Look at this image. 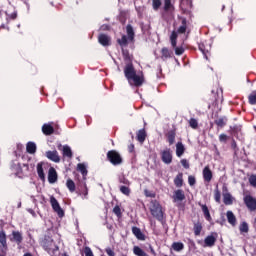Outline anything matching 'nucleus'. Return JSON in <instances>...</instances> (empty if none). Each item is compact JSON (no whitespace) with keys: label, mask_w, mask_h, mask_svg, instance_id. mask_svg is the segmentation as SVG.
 <instances>
[{"label":"nucleus","mask_w":256,"mask_h":256,"mask_svg":"<svg viewBox=\"0 0 256 256\" xmlns=\"http://www.w3.org/2000/svg\"><path fill=\"white\" fill-rule=\"evenodd\" d=\"M42 247L47 251V253H55L56 251L59 250V247L55 245V241H53V238L51 237H45L44 240L42 241Z\"/></svg>","instance_id":"7ed1b4c3"},{"label":"nucleus","mask_w":256,"mask_h":256,"mask_svg":"<svg viewBox=\"0 0 256 256\" xmlns=\"http://www.w3.org/2000/svg\"><path fill=\"white\" fill-rule=\"evenodd\" d=\"M215 125L223 129L227 125V117H220L214 121Z\"/></svg>","instance_id":"c85d7f7f"},{"label":"nucleus","mask_w":256,"mask_h":256,"mask_svg":"<svg viewBox=\"0 0 256 256\" xmlns=\"http://www.w3.org/2000/svg\"><path fill=\"white\" fill-rule=\"evenodd\" d=\"M150 212L157 221H163V207H161V204L157 200L151 201Z\"/></svg>","instance_id":"f03ea898"},{"label":"nucleus","mask_w":256,"mask_h":256,"mask_svg":"<svg viewBox=\"0 0 256 256\" xmlns=\"http://www.w3.org/2000/svg\"><path fill=\"white\" fill-rule=\"evenodd\" d=\"M161 5H162L161 0H152V7L154 11H159V9L161 8Z\"/></svg>","instance_id":"37998d69"},{"label":"nucleus","mask_w":256,"mask_h":256,"mask_svg":"<svg viewBox=\"0 0 256 256\" xmlns=\"http://www.w3.org/2000/svg\"><path fill=\"white\" fill-rule=\"evenodd\" d=\"M128 149H129V152H130V153H133V151H134V149H135V145L131 144V145L128 147Z\"/></svg>","instance_id":"e2e57ef3"},{"label":"nucleus","mask_w":256,"mask_h":256,"mask_svg":"<svg viewBox=\"0 0 256 256\" xmlns=\"http://www.w3.org/2000/svg\"><path fill=\"white\" fill-rule=\"evenodd\" d=\"M249 103L251 105H256V92H252L250 95H249Z\"/></svg>","instance_id":"49530a36"},{"label":"nucleus","mask_w":256,"mask_h":256,"mask_svg":"<svg viewBox=\"0 0 256 256\" xmlns=\"http://www.w3.org/2000/svg\"><path fill=\"white\" fill-rule=\"evenodd\" d=\"M0 243L4 249H7V235H5V232H0Z\"/></svg>","instance_id":"e433bc0d"},{"label":"nucleus","mask_w":256,"mask_h":256,"mask_svg":"<svg viewBox=\"0 0 256 256\" xmlns=\"http://www.w3.org/2000/svg\"><path fill=\"white\" fill-rule=\"evenodd\" d=\"M46 157L50 159V161H54V163H59V161H61L59 152H57V150L46 152Z\"/></svg>","instance_id":"9d476101"},{"label":"nucleus","mask_w":256,"mask_h":256,"mask_svg":"<svg viewBox=\"0 0 256 256\" xmlns=\"http://www.w3.org/2000/svg\"><path fill=\"white\" fill-rule=\"evenodd\" d=\"M50 203L52 205V209L57 213L58 216L63 217L65 215V212L55 197L51 196Z\"/></svg>","instance_id":"39448f33"},{"label":"nucleus","mask_w":256,"mask_h":256,"mask_svg":"<svg viewBox=\"0 0 256 256\" xmlns=\"http://www.w3.org/2000/svg\"><path fill=\"white\" fill-rule=\"evenodd\" d=\"M42 132L44 135H53L55 133V128L51 124H44L42 126Z\"/></svg>","instance_id":"f3484780"},{"label":"nucleus","mask_w":256,"mask_h":256,"mask_svg":"<svg viewBox=\"0 0 256 256\" xmlns=\"http://www.w3.org/2000/svg\"><path fill=\"white\" fill-rule=\"evenodd\" d=\"M118 45H120V47L122 49H125V47H127V45H129V38L127 37V35H123L121 37V39L117 40Z\"/></svg>","instance_id":"412c9836"},{"label":"nucleus","mask_w":256,"mask_h":256,"mask_svg":"<svg viewBox=\"0 0 256 256\" xmlns=\"http://www.w3.org/2000/svg\"><path fill=\"white\" fill-rule=\"evenodd\" d=\"M202 212L204 214V217L206 219V221H211V213L209 212V208L207 207V205L205 204H199Z\"/></svg>","instance_id":"4be33fe9"},{"label":"nucleus","mask_w":256,"mask_h":256,"mask_svg":"<svg viewBox=\"0 0 256 256\" xmlns=\"http://www.w3.org/2000/svg\"><path fill=\"white\" fill-rule=\"evenodd\" d=\"M161 53L162 57H164L165 59H169V57H171V51H169L168 48H162Z\"/></svg>","instance_id":"a18cd8bd"},{"label":"nucleus","mask_w":256,"mask_h":256,"mask_svg":"<svg viewBox=\"0 0 256 256\" xmlns=\"http://www.w3.org/2000/svg\"><path fill=\"white\" fill-rule=\"evenodd\" d=\"M113 213L118 217V219H121V217H123V212H121V207H119V205H116L113 208Z\"/></svg>","instance_id":"79ce46f5"},{"label":"nucleus","mask_w":256,"mask_h":256,"mask_svg":"<svg viewBox=\"0 0 256 256\" xmlns=\"http://www.w3.org/2000/svg\"><path fill=\"white\" fill-rule=\"evenodd\" d=\"M205 247H213L217 243V233H212L204 240Z\"/></svg>","instance_id":"1a4fd4ad"},{"label":"nucleus","mask_w":256,"mask_h":256,"mask_svg":"<svg viewBox=\"0 0 256 256\" xmlns=\"http://www.w3.org/2000/svg\"><path fill=\"white\" fill-rule=\"evenodd\" d=\"M224 205H233V196L230 193L223 194Z\"/></svg>","instance_id":"c756f323"},{"label":"nucleus","mask_w":256,"mask_h":256,"mask_svg":"<svg viewBox=\"0 0 256 256\" xmlns=\"http://www.w3.org/2000/svg\"><path fill=\"white\" fill-rule=\"evenodd\" d=\"M226 217H227L228 223H230V225H232L233 227H235V225H237V218L235 217V214H233L232 211H227Z\"/></svg>","instance_id":"6ab92c4d"},{"label":"nucleus","mask_w":256,"mask_h":256,"mask_svg":"<svg viewBox=\"0 0 256 256\" xmlns=\"http://www.w3.org/2000/svg\"><path fill=\"white\" fill-rule=\"evenodd\" d=\"M240 231L241 233H247L249 231V225H247V222H243L240 225Z\"/></svg>","instance_id":"de8ad7c7"},{"label":"nucleus","mask_w":256,"mask_h":256,"mask_svg":"<svg viewBox=\"0 0 256 256\" xmlns=\"http://www.w3.org/2000/svg\"><path fill=\"white\" fill-rule=\"evenodd\" d=\"M107 159L112 165H121L123 163V157L116 150H110L107 152Z\"/></svg>","instance_id":"20e7f679"},{"label":"nucleus","mask_w":256,"mask_h":256,"mask_svg":"<svg viewBox=\"0 0 256 256\" xmlns=\"http://www.w3.org/2000/svg\"><path fill=\"white\" fill-rule=\"evenodd\" d=\"M161 159L166 165H171L173 162V154L170 149L164 150L161 154Z\"/></svg>","instance_id":"0eeeda50"},{"label":"nucleus","mask_w":256,"mask_h":256,"mask_svg":"<svg viewBox=\"0 0 256 256\" xmlns=\"http://www.w3.org/2000/svg\"><path fill=\"white\" fill-rule=\"evenodd\" d=\"M27 153L33 155L37 151V145L34 142H28L26 146Z\"/></svg>","instance_id":"a878e982"},{"label":"nucleus","mask_w":256,"mask_h":256,"mask_svg":"<svg viewBox=\"0 0 256 256\" xmlns=\"http://www.w3.org/2000/svg\"><path fill=\"white\" fill-rule=\"evenodd\" d=\"M46 166L47 165L43 162L37 164V174L41 181H45V172L43 171V169H45Z\"/></svg>","instance_id":"f8f14e48"},{"label":"nucleus","mask_w":256,"mask_h":256,"mask_svg":"<svg viewBox=\"0 0 256 256\" xmlns=\"http://www.w3.org/2000/svg\"><path fill=\"white\" fill-rule=\"evenodd\" d=\"M84 255H85V256H95V255H93V251L91 250V248L88 247V246H86V247L84 248Z\"/></svg>","instance_id":"3c124183"},{"label":"nucleus","mask_w":256,"mask_h":256,"mask_svg":"<svg viewBox=\"0 0 256 256\" xmlns=\"http://www.w3.org/2000/svg\"><path fill=\"white\" fill-rule=\"evenodd\" d=\"M199 49L201 50V52L203 53L205 59H209V57L207 56V53H209L208 51H205V45L200 44L199 45Z\"/></svg>","instance_id":"6e6d98bb"},{"label":"nucleus","mask_w":256,"mask_h":256,"mask_svg":"<svg viewBox=\"0 0 256 256\" xmlns=\"http://www.w3.org/2000/svg\"><path fill=\"white\" fill-rule=\"evenodd\" d=\"M66 187L69 189L70 193H75V182L71 179H68L66 182Z\"/></svg>","instance_id":"72a5a7b5"},{"label":"nucleus","mask_w":256,"mask_h":256,"mask_svg":"<svg viewBox=\"0 0 256 256\" xmlns=\"http://www.w3.org/2000/svg\"><path fill=\"white\" fill-rule=\"evenodd\" d=\"M214 198L216 203H221V192L219 190H215Z\"/></svg>","instance_id":"09e8293b"},{"label":"nucleus","mask_w":256,"mask_h":256,"mask_svg":"<svg viewBox=\"0 0 256 256\" xmlns=\"http://www.w3.org/2000/svg\"><path fill=\"white\" fill-rule=\"evenodd\" d=\"M172 249H174V251H183V249H185V245L181 242H174L172 244Z\"/></svg>","instance_id":"58836bf2"},{"label":"nucleus","mask_w":256,"mask_h":256,"mask_svg":"<svg viewBox=\"0 0 256 256\" xmlns=\"http://www.w3.org/2000/svg\"><path fill=\"white\" fill-rule=\"evenodd\" d=\"M48 181H49V183H56L57 182V170H55V168H53V167L49 168Z\"/></svg>","instance_id":"ddd939ff"},{"label":"nucleus","mask_w":256,"mask_h":256,"mask_svg":"<svg viewBox=\"0 0 256 256\" xmlns=\"http://www.w3.org/2000/svg\"><path fill=\"white\" fill-rule=\"evenodd\" d=\"M132 233L139 241H145V234L141 231V228L136 226L132 227Z\"/></svg>","instance_id":"4468645a"},{"label":"nucleus","mask_w":256,"mask_h":256,"mask_svg":"<svg viewBox=\"0 0 256 256\" xmlns=\"http://www.w3.org/2000/svg\"><path fill=\"white\" fill-rule=\"evenodd\" d=\"M174 201H185V192L183 190H176L174 192Z\"/></svg>","instance_id":"aec40b11"},{"label":"nucleus","mask_w":256,"mask_h":256,"mask_svg":"<svg viewBox=\"0 0 256 256\" xmlns=\"http://www.w3.org/2000/svg\"><path fill=\"white\" fill-rule=\"evenodd\" d=\"M62 153L64 157H68V159L73 158V151L71 150V147L65 145L63 146Z\"/></svg>","instance_id":"393cba45"},{"label":"nucleus","mask_w":256,"mask_h":256,"mask_svg":"<svg viewBox=\"0 0 256 256\" xmlns=\"http://www.w3.org/2000/svg\"><path fill=\"white\" fill-rule=\"evenodd\" d=\"M0 256H7V253H5V251H2V254H0Z\"/></svg>","instance_id":"338daca9"},{"label":"nucleus","mask_w":256,"mask_h":256,"mask_svg":"<svg viewBox=\"0 0 256 256\" xmlns=\"http://www.w3.org/2000/svg\"><path fill=\"white\" fill-rule=\"evenodd\" d=\"M23 256H33V254L27 252V253H25Z\"/></svg>","instance_id":"69168bd1"},{"label":"nucleus","mask_w":256,"mask_h":256,"mask_svg":"<svg viewBox=\"0 0 256 256\" xmlns=\"http://www.w3.org/2000/svg\"><path fill=\"white\" fill-rule=\"evenodd\" d=\"M23 167H26V169H29V165L28 164H23Z\"/></svg>","instance_id":"774afa93"},{"label":"nucleus","mask_w":256,"mask_h":256,"mask_svg":"<svg viewBox=\"0 0 256 256\" xmlns=\"http://www.w3.org/2000/svg\"><path fill=\"white\" fill-rule=\"evenodd\" d=\"M144 195H145L146 197L155 198V194H154V192L151 191V190H144Z\"/></svg>","instance_id":"13d9d810"},{"label":"nucleus","mask_w":256,"mask_h":256,"mask_svg":"<svg viewBox=\"0 0 256 256\" xmlns=\"http://www.w3.org/2000/svg\"><path fill=\"white\" fill-rule=\"evenodd\" d=\"M77 167L78 171H80V173L83 175V178L85 179V177H87V167L82 163H79Z\"/></svg>","instance_id":"ea45409f"},{"label":"nucleus","mask_w":256,"mask_h":256,"mask_svg":"<svg viewBox=\"0 0 256 256\" xmlns=\"http://www.w3.org/2000/svg\"><path fill=\"white\" fill-rule=\"evenodd\" d=\"M172 0H164V11L165 13H173L175 11V6H173Z\"/></svg>","instance_id":"a211bd4d"},{"label":"nucleus","mask_w":256,"mask_h":256,"mask_svg":"<svg viewBox=\"0 0 256 256\" xmlns=\"http://www.w3.org/2000/svg\"><path fill=\"white\" fill-rule=\"evenodd\" d=\"M124 75L128 80V83L130 85H134V87H141V85H143V82L145 81L143 74H137V71H135V67H133L132 62L126 64L124 68Z\"/></svg>","instance_id":"f257e3e1"},{"label":"nucleus","mask_w":256,"mask_h":256,"mask_svg":"<svg viewBox=\"0 0 256 256\" xmlns=\"http://www.w3.org/2000/svg\"><path fill=\"white\" fill-rule=\"evenodd\" d=\"M177 37H178L177 32L173 31L170 36V41H171L172 47H177Z\"/></svg>","instance_id":"a19ab883"},{"label":"nucleus","mask_w":256,"mask_h":256,"mask_svg":"<svg viewBox=\"0 0 256 256\" xmlns=\"http://www.w3.org/2000/svg\"><path fill=\"white\" fill-rule=\"evenodd\" d=\"M189 125L192 129H197L199 127V122H197V119L191 118L189 120Z\"/></svg>","instance_id":"c03bdc74"},{"label":"nucleus","mask_w":256,"mask_h":256,"mask_svg":"<svg viewBox=\"0 0 256 256\" xmlns=\"http://www.w3.org/2000/svg\"><path fill=\"white\" fill-rule=\"evenodd\" d=\"M98 41L100 45L104 47H109L111 45V38L107 36V34H100L98 36Z\"/></svg>","instance_id":"9b49d317"},{"label":"nucleus","mask_w":256,"mask_h":256,"mask_svg":"<svg viewBox=\"0 0 256 256\" xmlns=\"http://www.w3.org/2000/svg\"><path fill=\"white\" fill-rule=\"evenodd\" d=\"M202 175L205 183H211L213 179V171H211V168L209 167V165L204 167L202 171Z\"/></svg>","instance_id":"6e6552de"},{"label":"nucleus","mask_w":256,"mask_h":256,"mask_svg":"<svg viewBox=\"0 0 256 256\" xmlns=\"http://www.w3.org/2000/svg\"><path fill=\"white\" fill-rule=\"evenodd\" d=\"M166 137L169 145H173V143H175V137H176L175 130H169L166 134Z\"/></svg>","instance_id":"5701e85b"},{"label":"nucleus","mask_w":256,"mask_h":256,"mask_svg":"<svg viewBox=\"0 0 256 256\" xmlns=\"http://www.w3.org/2000/svg\"><path fill=\"white\" fill-rule=\"evenodd\" d=\"M120 186H131V182L125 176H120L118 178Z\"/></svg>","instance_id":"4c0bfd02"},{"label":"nucleus","mask_w":256,"mask_h":256,"mask_svg":"<svg viewBox=\"0 0 256 256\" xmlns=\"http://www.w3.org/2000/svg\"><path fill=\"white\" fill-rule=\"evenodd\" d=\"M229 139V136H227L226 134H221L219 136V141L220 143H227V140Z\"/></svg>","instance_id":"5fc2aeb1"},{"label":"nucleus","mask_w":256,"mask_h":256,"mask_svg":"<svg viewBox=\"0 0 256 256\" xmlns=\"http://www.w3.org/2000/svg\"><path fill=\"white\" fill-rule=\"evenodd\" d=\"M187 31V19L182 18V25L178 28L177 33L183 34Z\"/></svg>","instance_id":"f704fd0d"},{"label":"nucleus","mask_w":256,"mask_h":256,"mask_svg":"<svg viewBox=\"0 0 256 256\" xmlns=\"http://www.w3.org/2000/svg\"><path fill=\"white\" fill-rule=\"evenodd\" d=\"M232 149H235L236 147H237V142H235V140H233V142H232Z\"/></svg>","instance_id":"0e129e2a"},{"label":"nucleus","mask_w":256,"mask_h":256,"mask_svg":"<svg viewBox=\"0 0 256 256\" xmlns=\"http://www.w3.org/2000/svg\"><path fill=\"white\" fill-rule=\"evenodd\" d=\"M83 195L85 199H87V196L89 195V190L87 189V184L84 183V192Z\"/></svg>","instance_id":"052dcab7"},{"label":"nucleus","mask_w":256,"mask_h":256,"mask_svg":"<svg viewBox=\"0 0 256 256\" xmlns=\"http://www.w3.org/2000/svg\"><path fill=\"white\" fill-rule=\"evenodd\" d=\"M106 253L108 256H115V252L111 248H107Z\"/></svg>","instance_id":"680f3d73"},{"label":"nucleus","mask_w":256,"mask_h":256,"mask_svg":"<svg viewBox=\"0 0 256 256\" xmlns=\"http://www.w3.org/2000/svg\"><path fill=\"white\" fill-rule=\"evenodd\" d=\"M201 231H203V225L201 224V222L194 223V234L196 235V237H198V235H201Z\"/></svg>","instance_id":"7c9ffc66"},{"label":"nucleus","mask_w":256,"mask_h":256,"mask_svg":"<svg viewBox=\"0 0 256 256\" xmlns=\"http://www.w3.org/2000/svg\"><path fill=\"white\" fill-rule=\"evenodd\" d=\"M131 186H119L120 192L123 195H126V197H129L131 195Z\"/></svg>","instance_id":"473e14b6"},{"label":"nucleus","mask_w":256,"mask_h":256,"mask_svg":"<svg viewBox=\"0 0 256 256\" xmlns=\"http://www.w3.org/2000/svg\"><path fill=\"white\" fill-rule=\"evenodd\" d=\"M249 183H250V185H252V187H256V176L255 175L250 176Z\"/></svg>","instance_id":"4d7b16f0"},{"label":"nucleus","mask_w":256,"mask_h":256,"mask_svg":"<svg viewBox=\"0 0 256 256\" xmlns=\"http://www.w3.org/2000/svg\"><path fill=\"white\" fill-rule=\"evenodd\" d=\"M141 29L143 33H149L151 26L149 24H141Z\"/></svg>","instance_id":"603ef678"},{"label":"nucleus","mask_w":256,"mask_h":256,"mask_svg":"<svg viewBox=\"0 0 256 256\" xmlns=\"http://www.w3.org/2000/svg\"><path fill=\"white\" fill-rule=\"evenodd\" d=\"M174 185L176 187H183V173L177 174V176L174 178Z\"/></svg>","instance_id":"cd10ccee"},{"label":"nucleus","mask_w":256,"mask_h":256,"mask_svg":"<svg viewBox=\"0 0 256 256\" xmlns=\"http://www.w3.org/2000/svg\"><path fill=\"white\" fill-rule=\"evenodd\" d=\"M181 165L184 167V169H189V167H190L189 161H187V159H182Z\"/></svg>","instance_id":"bf43d9fd"},{"label":"nucleus","mask_w":256,"mask_h":256,"mask_svg":"<svg viewBox=\"0 0 256 256\" xmlns=\"http://www.w3.org/2000/svg\"><path fill=\"white\" fill-rule=\"evenodd\" d=\"M188 183L190 187H193V185H195V183H197V180L195 179V176H189L188 177Z\"/></svg>","instance_id":"864d4df0"},{"label":"nucleus","mask_w":256,"mask_h":256,"mask_svg":"<svg viewBox=\"0 0 256 256\" xmlns=\"http://www.w3.org/2000/svg\"><path fill=\"white\" fill-rule=\"evenodd\" d=\"M12 241H15L17 245H21L23 243V235L19 231L12 232Z\"/></svg>","instance_id":"dca6fc26"},{"label":"nucleus","mask_w":256,"mask_h":256,"mask_svg":"<svg viewBox=\"0 0 256 256\" xmlns=\"http://www.w3.org/2000/svg\"><path fill=\"white\" fill-rule=\"evenodd\" d=\"M122 55H123V58L126 62V65H127V63H132L131 62V55L129 54V50H125V48H122Z\"/></svg>","instance_id":"c9c22d12"},{"label":"nucleus","mask_w":256,"mask_h":256,"mask_svg":"<svg viewBox=\"0 0 256 256\" xmlns=\"http://www.w3.org/2000/svg\"><path fill=\"white\" fill-rule=\"evenodd\" d=\"M147 138V132H145V129H141L137 133V141L139 143H145V139Z\"/></svg>","instance_id":"b1692460"},{"label":"nucleus","mask_w":256,"mask_h":256,"mask_svg":"<svg viewBox=\"0 0 256 256\" xmlns=\"http://www.w3.org/2000/svg\"><path fill=\"white\" fill-rule=\"evenodd\" d=\"M133 253L136 256H147V253L141 249L139 246H134Z\"/></svg>","instance_id":"2f4dec72"},{"label":"nucleus","mask_w":256,"mask_h":256,"mask_svg":"<svg viewBox=\"0 0 256 256\" xmlns=\"http://www.w3.org/2000/svg\"><path fill=\"white\" fill-rule=\"evenodd\" d=\"M183 153H185V146L183 145V143L178 142L176 144V155H177V157H181L183 155Z\"/></svg>","instance_id":"bb28decb"},{"label":"nucleus","mask_w":256,"mask_h":256,"mask_svg":"<svg viewBox=\"0 0 256 256\" xmlns=\"http://www.w3.org/2000/svg\"><path fill=\"white\" fill-rule=\"evenodd\" d=\"M244 203L246 205V207L250 210V211H255L256 210V199L251 196V195H246L244 197Z\"/></svg>","instance_id":"423d86ee"},{"label":"nucleus","mask_w":256,"mask_h":256,"mask_svg":"<svg viewBox=\"0 0 256 256\" xmlns=\"http://www.w3.org/2000/svg\"><path fill=\"white\" fill-rule=\"evenodd\" d=\"M173 49H175V54L176 55H183V53H185V49L183 47H173Z\"/></svg>","instance_id":"8fccbe9b"},{"label":"nucleus","mask_w":256,"mask_h":256,"mask_svg":"<svg viewBox=\"0 0 256 256\" xmlns=\"http://www.w3.org/2000/svg\"><path fill=\"white\" fill-rule=\"evenodd\" d=\"M126 32L128 40L130 43H133V41H135V31L133 30V26H131V24L126 26Z\"/></svg>","instance_id":"2eb2a0df"}]
</instances>
